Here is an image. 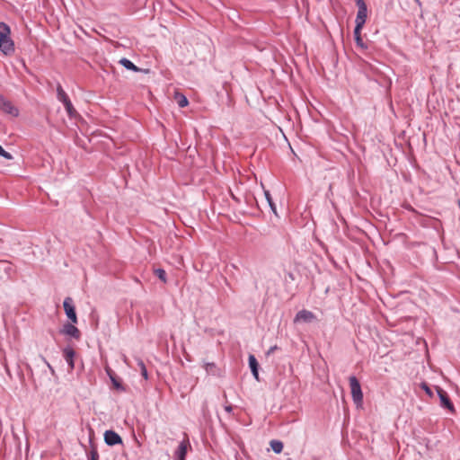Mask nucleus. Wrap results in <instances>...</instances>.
I'll use <instances>...</instances> for the list:
<instances>
[{"label":"nucleus","instance_id":"obj_9","mask_svg":"<svg viewBox=\"0 0 460 460\" xmlns=\"http://www.w3.org/2000/svg\"><path fill=\"white\" fill-rule=\"evenodd\" d=\"M75 323H66L63 325V328L60 330V333L66 334L75 338V340H79L81 337V332L77 327L75 326Z\"/></svg>","mask_w":460,"mask_h":460},{"label":"nucleus","instance_id":"obj_14","mask_svg":"<svg viewBox=\"0 0 460 460\" xmlns=\"http://www.w3.org/2000/svg\"><path fill=\"white\" fill-rule=\"evenodd\" d=\"M63 354H64V358H65L66 361L67 362L69 367L73 369L75 367V363H74V358L75 355V350L70 347H66L64 349Z\"/></svg>","mask_w":460,"mask_h":460},{"label":"nucleus","instance_id":"obj_26","mask_svg":"<svg viewBox=\"0 0 460 460\" xmlns=\"http://www.w3.org/2000/svg\"><path fill=\"white\" fill-rule=\"evenodd\" d=\"M278 346L277 345H274V346H271L269 350L267 351V355H270L271 353H273L276 349H278Z\"/></svg>","mask_w":460,"mask_h":460},{"label":"nucleus","instance_id":"obj_18","mask_svg":"<svg viewBox=\"0 0 460 460\" xmlns=\"http://www.w3.org/2000/svg\"><path fill=\"white\" fill-rule=\"evenodd\" d=\"M91 450L88 453V460H99V453L96 445L90 439Z\"/></svg>","mask_w":460,"mask_h":460},{"label":"nucleus","instance_id":"obj_17","mask_svg":"<svg viewBox=\"0 0 460 460\" xmlns=\"http://www.w3.org/2000/svg\"><path fill=\"white\" fill-rule=\"evenodd\" d=\"M119 64L121 66H123L128 70H131V71H134V72L141 71V69L139 67H137L135 64H133L129 59H128L126 58H122L119 60Z\"/></svg>","mask_w":460,"mask_h":460},{"label":"nucleus","instance_id":"obj_11","mask_svg":"<svg viewBox=\"0 0 460 460\" xmlns=\"http://www.w3.org/2000/svg\"><path fill=\"white\" fill-rule=\"evenodd\" d=\"M106 372L112 383L113 387L118 391L125 392L126 387L122 385L121 380L117 377L115 373L110 367L106 368Z\"/></svg>","mask_w":460,"mask_h":460},{"label":"nucleus","instance_id":"obj_19","mask_svg":"<svg viewBox=\"0 0 460 460\" xmlns=\"http://www.w3.org/2000/svg\"><path fill=\"white\" fill-rule=\"evenodd\" d=\"M270 447L274 453L279 454L282 452L284 446L281 441L273 439L270 441Z\"/></svg>","mask_w":460,"mask_h":460},{"label":"nucleus","instance_id":"obj_25","mask_svg":"<svg viewBox=\"0 0 460 460\" xmlns=\"http://www.w3.org/2000/svg\"><path fill=\"white\" fill-rule=\"evenodd\" d=\"M421 388L426 392L428 395L432 396V391L426 383L421 384Z\"/></svg>","mask_w":460,"mask_h":460},{"label":"nucleus","instance_id":"obj_20","mask_svg":"<svg viewBox=\"0 0 460 460\" xmlns=\"http://www.w3.org/2000/svg\"><path fill=\"white\" fill-rule=\"evenodd\" d=\"M175 100L177 101L178 105L181 108L186 107L189 104V101H188L187 97L181 93H177L175 94Z\"/></svg>","mask_w":460,"mask_h":460},{"label":"nucleus","instance_id":"obj_6","mask_svg":"<svg viewBox=\"0 0 460 460\" xmlns=\"http://www.w3.org/2000/svg\"><path fill=\"white\" fill-rule=\"evenodd\" d=\"M436 391L439 397L440 405L443 408L447 409L450 412H455V406L452 401L450 400L447 393L439 386H436Z\"/></svg>","mask_w":460,"mask_h":460},{"label":"nucleus","instance_id":"obj_2","mask_svg":"<svg viewBox=\"0 0 460 460\" xmlns=\"http://www.w3.org/2000/svg\"><path fill=\"white\" fill-rule=\"evenodd\" d=\"M349 381L353 402L357 406L361 405L363 402V393L359 381L355 376H349Z\"/></svg>","mask_w":460,"mask_h":460},{"label":"nucleus","instance_id":"obj_28","mask_svg":"<svg viewBox=\"0 0 460 460\" xmlns=\"http://www.w3.org/2000/svg\"><path fill=\"white\" fill-rule=\"evenodd\" d=\"M356 2L357 6L367 4L364 0H354Z\"/></svg>","mask_w":460,"mask_h":460},{"label":"nucleus","instance_id":"obj_15","mask_svg":"<svg viewBox=\"0 0 460 460\" xmlns=\"http://www.w3.org/2000/svg\"><path fill=\"white\" fill-rule=\"evenodd\" d=\"M363 27H355L354 28V40L358 47L361 49H367V45L365 44L363 39L361 37V31Z\"/></svg>","mask_w":460,"mask_h":460},{"label":"nucleus","instance_id":"obj_4","mask_svg":"<svg viewBox=\"0 0 460 460\" xmlns=\"http://www.w3.org/2000/svg\"><path fill=\"white\" fill-rule=\"evenodd\" d=\"M0 110L6 114L12 115L13 117L19 116L18 108L15 107L12 102L7 100L3 94H0Z\"/></svg>","mask_w":460,"mask_h":460},{"label":"nucleus","instance_id":"obj_7","mask_svg":"<svg viewBox=\"0 0 460 460\" xmlns=\"http://www.w3.org/2000/svg\"><path fill=\"white\" fill-rule=\"evenodd\" d=\"M103 438L104 442L110 447L123 444L121 437L112 429L106 430L103 434Z\"/></svg>","mask_w":460,"mask_h":460},{"label":"nucleus","instance_id":"obj_21","mask_svg":"<svg viewBox=\"0 0 460 460\" xmlns=\"http://www.w3.org/2000/svg\"><path fill=\"white\" fill-rule=\"evenodd\" d=\"M154 274L163 282H167V275L164 269L158 268L154 270Z\"/></svg>","mask_w":460,"mask_h":460},{"label":"nucleus","instance_id":"obj_16","mask_svg":"<svg viewBox=\"0 0 460 460\" xmlns=\"http://www.w3.org/2000/svg\"><path fill=\"white\" fill-rule=\"evenodd\" d=\"M204 367H205L206 372L208 375L215 376H219L221 375L220 374V369L213 362L206 363Z\"/></svg>","mask_w":460,"mask_h":460},{"label":"nucleus","instance_id":"obj_13","mask_svg":"<svg viewBox=\"0 0 460 460\" xmlns=\"http://www.w3.org/2000/svg\"><path fill=\"white\" fill-rule=\"evenodd\" d=\"M248 362H249V367L251 368V372H252L253 377L257 381H260V377H259V363H258L255 356L252 355V354H250L249 358H248Z\"/></svg>","mask_w":460,"mask_h":460},{"label":"nucleus","instance_id":"obj_22","mask_svg":"<svg viewBox=\"0 0 460 460\" xmlns=\"http://www.w3.org/2000/svg\"><path fill=\"white\" fill-rule=\"evenodd\" d=\"M264 195H265V198L269 203V206L270 208V209L272 210V212L277 215V208H276V205L275 203L273 202V199L271 198V195L270 193L269 190H264Z\"/></svg>","mask_w":460,"mask_h":460},{"label":"nucleus","instance_id":"obj_23","mask_svg":"<svg viewBox=\"0 0 460 460\" xmlns=\"http://www.w3.org/2000/svg\"><path fill=\"white\" fill-rule=\"evenodd\" d=\"M137 366L140 368L141 376L146 380L148 379V373L144 361L141 358H137Z\"/></svg>","mask_w":460,"mask_h":460},{"label":"nucleus","instance_id":"obj_8","mask_svg":"<svg viewBox=\"0 0 460 460\" xmlns=\"http://www.w3.org/2000/svg\"><path fill=\"white\" fill-rule=\"evenodd\" d=\"M184 439L179 444L175 451V460H185L188 452V447H190V440L187 434H184Z\"/></svg>","mask_w":460,"mask_h":460},{"label":"nucleus","instance_id":"obj_3","mask_svg":"<svg viewBox=\"0 0 460 460\" xmlns=\"http://www.w3.org/2000/svg\"><path fill=\"white\" fill-rule=\"evenodd\" d=\"M57 94H58V101L63 102V104L67 111L68 116L70 118L75 117L77 115V112H76L75 109L73 107V104H72L70 99L68 98L67 94L63 90V88L60 84H58L57 87Z\"/></svg>","mask_w":460,"mask_h":460},{"label":"nucleus","instance_id":"obj_12","mask_svg":"<svg viewBox=\"0 0 460 460\" xmlns=\"http://www.w3.org/2000/svg\"><path fill=\"white\" fill-rule=\"evenodd\" d=\"M315 318L314 314L308 310L303 309L299 311L295 317V322L310 323Z\"/></svg>","mask_w":460,"mask_h":460},{"label":"nucleus","instance_id":"obj_10","mask_svg":"<svg viewBox=\"0 0 460 460\" xmlns=\"http://www.w3.org/2000/svg\"><path fill=\"white\" fill-rule=\"evenodd\" d=\"M367 17V4L358 6L357 17L355 20V27H364Z\"/></svg>","mask_w":460,"mask_h":460},{"label":"nucleus","instance_id":"obj_1","mask_svg":"<svg viewBox=\"0 0 460 460\" xmlns=\"http://www.w3.org/2000/svg\"><path fill=\"white\" fill-rule=\"evenodd\" d=\"M0 51L5 56H11L14 53V42L11 39V29L4 22H0Z\"/></svg>","mask_w":460,"mask_h":460},{"label":"nucleus","instance_id":"obj_27","mask_svg":"<svg viewBox=\"0 0 460 460\" xmlns=\"http://www.w3.org/2000/svg\"><path fill=\"white\" fill-rule=\"evenodd\" d=\"M225 411L228 413H231L233 411V406L232 405H226Z\"/></svg>","mask_w":460,"mask_h":460},{"label":"nucleus","instance_id":"obj_24","mask_svg":"<svg viewBox=\"0 0 460 460\" xmlns=\"http://www.w3.org/2000/svg\"><path fill=\"white\" fill-rule=\"evenodd\" d=\"M0 156L5 158L6 160H13V156L9 153L6 152L2 146L0 145Z\"/></svg>","mask_w":460,"mask_h":460},{"label":"nucleus","instance_id":"obj_5","mask_svg":"<svg viewBox=\"0 0 460 460\" xmlns=\"http://www.w3.org/2000/svg\"><path fill=\"white\" fill-rule=\"evenodd\" d=\"M64 310L66 317L73 323H77V315L75 312V307L73 304V299L70 296L65 298L63 303Z\"/></svg>","mask_w":460,"mask_h":460}]
</instances>
